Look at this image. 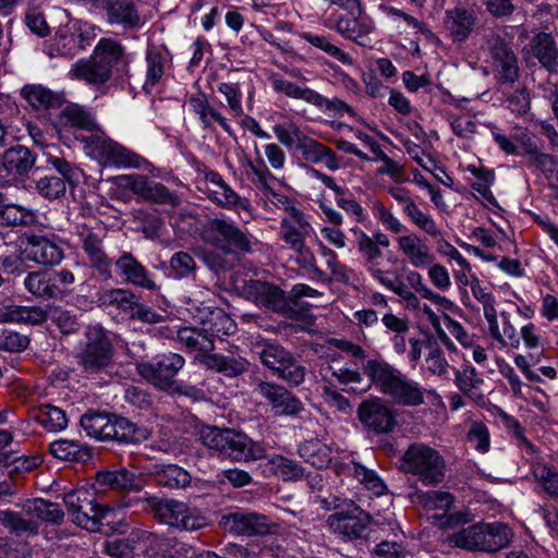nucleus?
<instances>
[{
  "label": "nucleus",
  "mask_w": 558,
  "mask_h": 558,
  "mask_svg": "<svg viewBox=\"0 0 558 558\" xmlns=\"http://www.w3.org/2000/svg\"><path fill=\"white\" fill-rule=\"evenodd\" d=\"M363 373L369 380V387L374 386L398 405L418 407L425 401V390L421 384L381 356L367 359L363 363Z\"/></svg>",
  "instance_id": "nucleus-1"
},
{
  "label": "nucleus",
  "mask_w": 558,
  "mask_h": 558,
  "mask_svg": "<svg viewBox=\"0 0 558 558\" xmlns=\"http://www.w3.org/2000/svg\"><path fill=\"white\" fill-rule=\"evenodd\" d=\"M199 439L208 449L234 461L247 462L266 457V449L262 444L230 428L204 426L199 430Z\"/></svg>",
  "instance_id": "nucleus-2"
},
{
  "label": "nucleus",
  "mask_w": 558,
  "mask_h": 558,
  "mask_svg": "<svg viewBox=\"0 0 558 558\" xmlns=\"http://www.w3.org/2000/svg\"><path fill=\"white\" fill-rule=\"evenodd\" d=\"M203 241L219 250L223 255L252 254L257 240L242 230L234 221L226 218L209 219L202 230Z\"/></svg>",
  "instance_id": "nucleus-3"
},
{
  "label": "nucleus",
  "mask_w": 558,
  "mask_h": 558,
  "mask_svg": "<svg viewBox=\"0 0 558 558\" xmlns=\"http://www.w3.org/2000/svg\"><path fill=\"white\" fill-rule=\"evenodd\" d=\"M314 234V228L302 210H294L291 216H284L280 220L279 238L286 247L293 252L298 265L316 275H322V270L315 265V255L306 244L307 239Z\"/></svg>",
  "instance_id": "nucleus-4"
},
{
  "label": "nucleus",
  "mask_w": 558,
  "mask_h": 558,
  "mask_svg": "<svg viewBox=\"0 0 558 558\" xmlns=\"http://www.w3.org/2000/svg\"><path fill=\"white\" fill-rule=\"evenodd\" d=\"M513 537L511 529L502 522L476 523L449 536L456 547L468 550L495 553L507 547Z\"/></svg>",
  "instance_id": "nucleus-5"
},
{
  "label": "nucleus",
  "mask_w": 558,
  "mask_h": 558,
  "mask_svg": "<svg viewBox=\"0 0 558 558\" xmlns=\"http://www.w3.org/2000/svg\"><path fill=\"white\" fill-rule=\"evenodd\" d=\"M407 472L417 476L424 485H437L445 477L446 464L440 453L425 445L412 444L402 457Z\"/></svg>",
  "instance_id": "nucleus-6"
},
{
  "label": "nucleus",
  "mask_w": 558,
  "mask_h": 558,
  "mask_svg": "<svg viewBox=\"0 0 558 558\" xmlns=\"http://www.w3.org/2000/svg\"><path fill=\"white\" fill-rule=\"evenodd\" d=\"M74 234L77 236L90 267L104 280L112 279V262L104 248V240L107 236L105 226L97 221L77 223Z\"/></svg>",
  "instance_id": "nucleus-7"
},
{
  "label": "nucleus",
  "mask_w": 558,
  "mask_h": 558,
  "mask_svg": "<svg viewBox=\"0 0 558 558\" xmlns=\"http://www.w3.org/2000/svg\"><path fill=\"white\" fill-rule=\"evenodd\" d=\"M185 360L182 355L167 352L155 356L151 361L137 364L138 374L161 391H171L177 381L175 376L183 368Z\"/></svg>",
  "instance_id": "nucleus-8"
},
{
  "label": "nucleus",
  "mask_w": 558,
  "mask_h": 558,
  "mask_svg": "<svg viewBox=\"0 0 558 558\" xmlns=\"http://www.w3.org/2000/svg\"><path fill=\"white\" fill-rule=\"evenodd\" d=\"M132 539H138V549L147 558H195L196 549L174 537L138 530Z\"/></svg>",
  "instance_id": "nucleus-9"
},
{
  "label": "nucleus",
  "mask_w": 558,
  "mask_h": 558,
  "mask_svg": "<svg viewBox=\"0 0 558 558\" xmlns=\"http://www.w3.org/2000/svg\"><path fill=\"white\" fill-rule=\"evenodd\" d=\"M154 510L163 523L181 531H197L208 525L207 518L201 511L177 500L157 501Z\"/></svg>",
  "instance_id": "nucleus-10"
},
{
  "label": "nucleus",
  "mask_w": 558,
  "mask_h": 558,
  "mask_svg": "<svg viewBox=\"0 0 558 558\" xmlns=\"http://www.w3.org/2000/svg\"><path fill=\"white\" fill-rule=\"evenodd\" d=\"M78 357L83 368L90 373L99 372L110 365L112 345L101 327L94 326L87 329L86 342Z\"/></svg>",
  "instance_id": "nucleus-11"
},
{
  "label": "nucleus",
  "mask_w": 558,
  "mask_h": 558,
  "mask_svg": "<svg viewBox=\"0 0 558 558\" xmlns=\"http://www.w3.org/2000/svg\"><path fill=\"white\" fill-rule=\"evenodd\" d=\"M88 148L90 154L104 165L141 168L146 162L136 153L102 135L92 136Z\"/></svg>",
  "instance_id": "nucleus-12"
},
{
  "label": "nucleus",
  "mask_w": 558,
  "mask_h": 558,
  "mask_svg": "<svg viewBox=\"0 0 558 558\" xmlns=\"http://www.w3.org/2000/svg\"><path fill=\"white\" fill-rule=\"evenodd\" d=\"M487 49L493 60L498 84H512L519 78L518 59L510 45L499 35L492 34Z\"/></svg>",
  "instance_id": "nucleus-13"
},
{
  "label": "nucleus",
  "mask_w": 558,
  "mask_h": 558,
  "mask_svg": "<svg viewBox=\"0 0 558 558\" xmlns=\"http://www.w3.org/2000/svg\"><path fill=\"white\" fill-rule=\"evenodd\" d=\"M356 413L361 424L375 434L391 433L397 425L393 410L378 397L364 400Z\"/></svg>",
  "instance_id": "nucleus-14"
},
{
  "label": "nucleus",
  "mask_w": 558,
  "mask_h": 558,
  "mask_svg": "<svg viewBox=\"0 0 558 558\" xmlns=\"http://www.w3.org/2000/svg\"><path fill=\"white\" fill-rule=\"evenodd\" d=\"M46 156L48 165L59 172L62 178L44 177L36 182V189L41 196L56 199L65 194L66 182L73 183L75 181L77 169L63 157L54 156L51 153H46Z\"/></svg>",
  "instance_id": "nucleus-15"
},
{
  "label": "nucleus",
  "mask_w": 558,
  "mask_h": 558,
  "mask_svg": "<svg viewBox=\"0 0 558 558\" xmlns=\"http://www.w3.org/2000/svg\"><path fill=\"white\" fill-rule=\"evenodd\" d=\"M63 502L71 521L85 530L94 531L93 517L100 505L97 504L95 494L85 488H77L64 494Z\"/></svg>",
  "instance_id": "nucleus-16"
},
{
  "label": "nucleus",
  "mask_w": 558,
  "mask_h": 558,
  "mask_svg": "<svg viewBox=\"0 0 558 558\" xmlns=\"http://www.w3.org/2000/svg\"><path fill=\"white\" fill-rule=\"evenodd\" d=\"M371 517L359 507L332 513L327 519L329 530L344 539L353 541L366 535Z\"/></svg>",
  "instance_id": "nucleus-17"
},
{
  "label": "nucleus",
  "mask_w": 558,
  "mask_h": 558,
  "mask_svg": "<svg viewBox=\"0 0 558 558\" xmlns=\"http://www.w3.org/2000/svg\"><path fill=\"white\" fill-rule=\"evenodd\" d=\"M125 186L144 201L177 207L181 199L175 192L170 191L165 184L149 180L145 175L129 174L123 177Z\"/></svg>",
  "instance_id": "nucleus-18"
},
{
  "label": "nucleus",
  "mask_w": 558,
  "mask_h": 558,
  "mask_svg": "<svg viewBox=\"0 0 558 558\" xmlns=\"http://www.w3.org/2000/svg\"><path fill=\"white\" fill-rule=\"evenodd\" d=\"M242 294L258 306L277 313L283 314L290 310L284 292L266 281L254 279L245 281L242 287Z\"/></svg>",
  "instance_id": "nucleus-19"
},
{
  "label": "nucleus",
  "mask_w": 558,
  "mask_h": 558,
  "mask_svg": "<svg viewBox=\"0 0 558 558\" xmlns=\"http://www.w3.org/2000/svg\"><path fill=\"white\" fill-rule=\"evenodd\" d=\"M255 391L267 401L275 415H296L304 410L299 398L276 383L260 380Z\"/></svg>",
  "instance_id": "nucleus-20"
},
{
  "label": "nucleus",
  "mask_w": 558,
  "mask_h": 558,
  "mask_svg": "<svg viewBox=\"0 0 558 558\" xmlns=\"http://www.w3.org/2000/svg\"><path fill=\"white\" fill-rule=\"evenodd\" d=\"M114 268L126 284L148 291L159 289L150 271L131 252H122L114 260Z\"/></svg>",
  "instance_id": "nucleus-21"
},
{
  "label": "nucleus",
  "mask_w": 558,
  "mask_h": 558,
  "mask_svg": "<svg viewBox=\"0 0 558 558\" xmlns=\"http://www.w3.org/2000/svg\"><path fill=\"white\" fill-rule=\"evenodd\" d=\"M389 195L403 206L404 216L420 230L430 238H437L441 234L440 228L428 214L423 213L409 190L401 186H392L388 190Z\"/></svg>",
  "instance_id": "nucleus-22"
},
{
  "label": "nucleus",
  "mask_w": 558,
  "mask_h": 558,
  "mask_svg": "<svg viewBox=\"0 0 558 558\" xmlns=\"http://www.w3.org/2000/svg\"><path fill=\"white\" fill-rule=\"evenodd\" d=\"M220 525L230 533L247 536L266 534L270 526L266 515L245 510L223 514Z\"/></svg>",
  "instance_id": "nucleus-23"
},
{
  "label": "nucleus",
  "mask_w": 558,
  "mask_h": 558,
  "mask_svg": "<svg viewBox=\"0 0 558 558\" xmlns=\"http://www.w3.org/2000/svg\"><path fill=\"white\" fill-rule=\"evenodd\" d=\"M333 27L340 36L359 45H365V39L375 28L373 20L362 12L361 5L348 14L337 15Z\"/></svg>",
  "instance_id": "nucleus-24"
},
{
  "label": "nucleus",
  "mask_w": 558,
  "mask_h": 558,
  "mask_svg": "<svg viewBox=\"0 0 558 558\" xmlns=\"http://www.w3.org/2000/svg\"><path fill=\"white\" fill-rule=\"evenodd\" d=\"M101 8L109 25H119L123 29L141 26V16L132 0H102Z\"/></svg>",
  "instance_id": "nucleus-25"
},
{
  "label": "nucleus",
  "mask_w": 558,
  "mask_h": 558,
  "mask_svg": "<svg viewBox=\"0 0 558 558\" xmlns=\"http://www.w3.org/2000/svg\"><path fill=\"white\" fill-rule=\"evenodd\" d=\"M36 157L25 146L16 145L8 150L2 156L0 165V173L5 172V177L10 180H15L20 177L27 174L35 166Z\"/></svg>",
  "instance_id": "nucleus-26"
},
{
  "label": "nucleus",
  "mask_w": 558,
  "mask_h": 558,
  "mask_svg": "<svg viewBox=\"0 0 558 558\" xmlns=\"http://www.w3.org/2000/svg\"><path fill=\"white\" fill-rule=\"evenodd\" d=\"M198 362L206 369L222 374L226 377H238L248 371L250 363L242 356L221 353L199 354Z\"/></svg>",
  "instance_id": "nucleus-27"
},
{
  "label": "nucleus",
  "mask_w": 558,
  "mask_h": 558,
  "mask_svg": "<svg viewBox=\"0 0 558 558\" xmlns=\"http://www.w3.org/2000/svg\"><path fill=\"white\" fill-rule=\"evenodd\" d=\"M397 245L407 260L415 268H427L435 260L429 247L416 233L398 236Z\"/></svg>",
  "instance_id": "nucleus-28"
},
{
  "label": "nucleus",
  "mask_w": 558,
  "mask_h": 558,
  "mask_svg": "<svg viewBox=\"0 0 558 558\" xmlns=\"http://www.w3.org/2000/svg\"><path fill=\"white\" fill-rule=\"evenodd\" d=\"M27 257L37 264L56 265L63 258L62 248L51 239L33 234L27 238Z\"/></svg>",
  "instance_id": "nucleus-29"
},
{
  "label": "nucleus",
  "mask_w": 558,
  "mask_h": 558,
  "mask_svg": "<svg viewBox=\"0 0 558 558\" xmlns=\"http://www.w3.org/2000/svg\"><path fill=\"white\" fill-rule=\"evenodd\" d=\"M69 77L83 81L92 86H102L110 81L112 74L106 65L100 64L90 56L73 63L69 71Z\"/></svg>",
  "instance_id": "nucleus-30"
},
{
  "label": "nucleus",
  "mask_w": 558,
  "mask_h": 558,
  "mask_svg": "<svg viewBox=\"0 0 558 558\" xmlns=\"http://www.w3.org/2000/svg\"><path fill=\"white\" fill-rule=\"evenodd\" d=\"M476 16L473 10L456 7L446 11L445 26L454 41H464L473 31Z\"/></svg>",
  "instance_id": "nucleus-31"
},
{
  "label": "nucleus",
  "mask_w": 558,
  "mask_h": 558,
  "mask_svg": "<svg viewBox=\"0 0 558 558\" xmlns=\"http://www.w3.org/2000/svg\"><path fill=\"white\" fill-rule=\"evenodd\" d=\"M138 296L129 289H109L99 295L100 304L110 313L121 314L131 319Z\"/></svg>",
  "instance_id": "nucleus-32"
},
{
  "label": "nucleus",
  "mask_w": 558,
  "mask_h": 558,
  "mask_svg": "<svg viewBox=\"0 0 558 558\" xmlns=\"http://www.w3.org/2000/svg\"><path fill=\"white\" fill-rule=\"evenodd\" d=\"M149 474L158 486L170 489L185 488L192 481L190 473L177 464H153Z\"/></svg>",
  "instance_id": "nucleus-33"
},
{
  "label": "nucleus",
  "mask_w": 558,
  "mask_h": 558,
  "mask_svg": "<svg viewBox=\"0 0 558 558\" xmlns=\"http://www.w3.org/2000/svg\"><path fill=\"white\" fill-rule=\"evenodd\" d=\"M296 148L307 162H324L332 171L338 170L340 167L339 159L332 149L313 138L303 136L300 143H298Z\"/></svg>",
  "instance_id": "nucleus-34"
},
{
  "label": "nucleus",
  "mask_w": 558,
  "mask_h": 558,
  "mask_svg": "<svg viewBox=\"0 0 558 558\" xmlns=\"http://www.w3.org/2000/svg\"><path fill=\"white\" fill-rule=\"evenodd\" d=\"M169 61L170 53L166 47H148L146 52V80L143 85L146 92H150V89L160 82Z\"/></svg>",
  "instance_id": "nucleus-35"
},
{
  "label": "nucleus",
  "mask_w": 558,
  "mask_h": 558,
  "mask_svg": "<svg viewBox=\"0 0 558 558\" xmlns=\"http://www.w3.org/2000/svg\"><path fill=\"white\" fill-rule=\"evenodd\" d=\"M531 51L549 72H558V47L550 34L538 33L531 41Z\"/></svg>",
  "instance_id": "nucleus-36"
},
{
  "label": "nucleus",
  "mask_w": 558,
  "mask_h": 558,
  "mask_svg": "<svg viewBox=\"0 0 558 558\" xmlns=\"http://www.w3.org/2000/svg\"><path fill=\"white\" fill-rule=\"evenodd\" d=\"M259 468L266 477L278 476L283 481H298L304 474L303 468L296 461L281 454L270 457Z\"/></svg>",
  "instance_id": "nucleus-37"
},
{
  "label": "nucleus",
  "mask_w": 558,
  "mask_h": 558,
  "mask_svg": "<svg viewBox=\"0 0 558 558\" xmlns=\"http://www.w3.org/2000/svg\"><path fill=\"white\" fill-rule=\"evenodd\" d=\"M92 57L100 64L106 65L111 74L116 66L126 63L125 48L118 40L108 37H104L97 43Z\"/></svg>",
  "instance_id": "nucleus-38"
},
{
  "label": "nucleus",
  "mask_w": 558,
  "mask_h": 558,
  "mask_svg": "<svg viewBox=\"0 0 558 558\" xmlns=\"http://www.w3.org/2000/svg\"><path fill=\"white\" fill-rule=\"evenodd\" d=\"M50 453L63 461L85 462L93 456L90 447L78 440L60 438L49 446Z\"/></svg>",
  "instance_id": "nucleus-39"
},
{
  "label": "nucleus",
  "mask_w": 558,
  "mask_h": 558,
  "mask_svg": "<svg viewBox=\"0 0 558 558\" xmlns=\"http://www.w3.org/2000/svg\"><path fill=\"white\" fill-rule=\"evenodd\" d=\"M298 453L306 463L317 469L327 468L332 460V448L316 438L301 442Z\"/></svg>",
  "instance_id": "nucleus-40"
},
{
  "label": "nucleus",
  "mask_w": 558,
  "mask_h": 558,
  "mask_svg": "<svg viewBox=\"0 0 558 558\" xmlns=\"http://www.w3.org/2000/svg\"><path fill=\"white\" fill-rule=\"evenodd\" d=\"M0 319L8 323L39 325L47 319V311L40 306L7 305L0 308Z\"/></svg>",
  "instance_id": "nucleus-41"
},
{
  "label": "nucleus",
  "mask_w": 558,
  "mask_h": 558,
  "mask_svg": "<svg viewBox=\"0 0 558 558\" xmlns=\"http://www.w3.org/2000/svg\"><path fill=\"white\" fill-rule=\"evenodd\" d=\"M25 515L33 519H38L52 524H61L64 513L58 504L51 502L43 498L27 500L23 506Z\"/></svg>",
  "instance_id": "nucleus-42"
},
{
  "label": "nucleus",
  "mask_w": 558,
  "mask_h": 558,
  "mask_svg": "<svg viewBox=\"0 0 558 558\" xmlns=\"http://www.w3.org/2000/svg\"><path fill=\"white\" fill-rule=\"evenodd\" d=\"M33 418L49 433H58L66 428L65 412L50 403H41L32 410Z\"/></svg>",
  "instance_id": "nucleus-43"
},
{
  "label": "nucleus",
  "mask_w": 558,
  "mask_h": 558,
  "mask_svg": "<svg viewBox=\"0 0 558 558\" xmlns=\"http://www.w3.org/2000/svg\"><path fill=\"white\" fill-rule=\"evenodd\" d=\"M21 96L37 110L60 107L63 102L60 94L36 84L25 85L21 89Z\"/></svg>",
  "instance_id": "nucleus-44"
},
{
  "label": "nucleus",
  "mask_w": 558,
  "mask_h": 558,
  "mask_svg": "<svg viewBox=\"0 0 558 558\" xmlns=\"http://www.w3.org/2000/svg\"><path fill=\"white\" fill-rule=\"evenodd\" d=\"M100 486L112 490H140L141 485L136 475L125 468L113 471H100L96 475Z\"/></svg>",
  "instance_id": "nucleus-45"
},
{
  "label": "nucleus",
  "mask_w": 558,
  "mask_h": 558,
  "mask_svg": "<svg viewBox=\"0 0 558 558\" xmlns=\"http://www.w3.org/2000/svg\"><path fill=\"white\" fill-rule=\"evenodd\" d=\"M114 416L89 411L82 415L80 423L89 437L98 440H110Z\"/></svg>",
  "instance_id": "nucleus-46"
},
{
  "label": "nucleus",
  "mask_w": 558,
  "mask_h": 558,
  "mask_svg": "<svg viewBox=\"0 0 558 558\" xmlns=\"http://www.w3.org/2000/svg\"><path fill=\"white\" fill-rule=\"evenodd\" d=\"M110 440L119 442L137 444L149 438L150 433L146 427L129 421L125 417L114 416Z\"/></svg>",
  "instance_id": "nucleus-47"
},
{
  "label": "nucleus",
  "mask_w": 558,
  "mask_h": 558,
  "mask_svg": "<svg viewBox=\"0 0 558 558\" xmlns=\"http://www.w3.org/2000/svg\"><path fill=\"white\" fill-rule=\"evenodd\" d=\"M190 105L193 111L198 116L204 129H211L213 123L217 122L223 131L231 133V125L227 119L214 107H211L205 95L190 98Z\"/></svg>",
  "instance_id": "nucleus-48"
},
{
  "label": "nucleus",
  "mask_w": 558,
  "mask_h": 558,
  "mask_svg": "<svg viewBox=\"0 0 558 558\" xmlns=\"http://www.w3.org/2000/svg\"><path fill=\"white\" fill-rule=\"evenodd\" d=\"M483 384V378L473 366H465L462 371H456V385L459 390L477 403L484 402Z\"/></svg>",
  "instance_id": "nucleus-49"
},
{
  "label": "nucleus",
  "mask_w": 558,
  "mask_h": 558,
  "mask_svg": "<svg viewBox=\"0 0 558 558\" xmlns=\"http://www.w3.org/2000/svg\"><path fill=\"white\" fill-rule=\"evenodd\" d=\"M502 331L499 329L497 313L494 314V323L492 320H487L488 331L490 337L501 347V348H513L518 349L521 344V338L517 332L515 327L510 322L509 314L502 312Z\"/></svg>",
  "instance_id": "nucleus-50"
},
{
  "label": "nucleus",
  "mask_w": 558,
  "mask_h": 558,
  "mask_svg": "<svg viewBox=\"0 0 558 558\" xmlns=\"http://www.w3.org/2000/svg\"><path fill=\"white\" fill-rule=\"evenodd\" d=\"M208 198L218 206L229 210L238 208L247 213L252 210L250 201L241 197L227 182L217 189L208 190Z\"/></svg>",
  "instance_id": "nucleus-51"
},
{
  "label": "nucleus",
  "mask_w": 558,
  "mask_h": 558,
  "mask_svg": "<svg viewBox=\"0 0 558 558\" xmlns=\"http://www.w3.org/2000/svg\"><path fill=\"white\" fill-rule=\"evenodd\" d=\"M93 518V521H95L93 532L116 533L123 532L126 527L124 513L106 506L100 505Z\"/></svg>",
  "instance_id": "nucleus-52"
},
{
  "label": "nucleus",
  "mask_w": 558,
  "mask_h": 558,
  "mask_svg": "<svg viewBox=\"0 0 558 558\" xmlns=\"http://www.w3.org/2000/svg\"><path fill=\"white\" fill-rule=\"evenodd\" d=\"M24 286L36 298H58V290L53 287L49 270L29 272L24 279Z\"/></svg>",
  "instance_id": "nucleus-53"
},
{
  "label": "nucleus",
  "mask_w": 558,
  "mask_h": 558,
  "mask_svg": "<svg viewBox=\"0 0 558 558\" xmlns=\"http://www.w3.org/2000/svg\"><path fill=\"white\" fill-rule=\"evenodd\" d=\"M0 524L16 536L38 533V524L32 518L26 519L22 513L10 510L0 511Z\"/></svg>",
  "instance_id": "nucleus-54"
},
{
  "label": "nucleus",
  "mask_w": 558,
  "mask_h": 558,
  "mask_svg": "<svg viewBox=\"0 0 558 558\" xmlns=\"http://www.w3.org/2000/svg\"><path fill=\"white\" fill-rule=\"evenodd\" d=\"M300 37L311 44L313 47L324 51L329 57L335 58L339 62L345 65H352L353 59L351 56L333 45L328 37L324 35H316L313 33H302Z\"/></svg>",
  "instance_id": "nucleus-55"
},
{
  "label": "nucleus",
  "mask_w": 558,
  "mask_h": 558,
  "mask_svg": "<svg viewBox=\"0 0 558 558\" xmlns=\"http://www.w3.org/2000/svg\"><path fill=\"white\" fill-rule=\"evenodd\" d=\"M60 121L64 126L90 131L95 126L92 116L75 104L65 106L60 112Z\"/></svg>",
  "instance_id": "nucleus-56"
},
{
  "label": "nucleus",
  "mask_w": 558,
  "mask_h": 558,
  "mask_svg": "<svg viewBox=\"0 0 558 558\" xmlns=\"http://www.w3.org/2000/svg\"><path fill=\"white\" fill-rule=\"evenodd\" d=\"M318 372L324 380L335 378L340 385L360 384L364 375L363 371L335 367L330 362L322 363Z\"/></svg>",
  "instance_id": "nucleus-57"
},
{
  "label": "nucleus",
  "mask_w": 558,
  "mask_h": 558,
  "mask_svg": "<svg viewBox=\"0 0 558 558\" xmlns=\"http://www.w3.org/2000/svg\"><path fill=\"white\" fill-rule=\"evenodd\" d=\"M290 354V351L277 343H265L258 352L262 364L269 368L274 375L280 371Z\"/></svg>",
  "instance_id": "nucleus-58"
},
{
  "label": "nucleus",
  "mask_w": 558,
  "mask_h": 558,
  "mask_svg": "<svg viewBox=\"0 0 558 558\" xmlns=\"http://www.w3.org/2000/svg\"><path fill=\"white\" fill-rule=\"evenodd\" d=\"M271 86L275 92L282 93L287 97L293 99H301L312 105L315 90L306 86H300L293 82L284 80L282 77L274 76L271 78Z\"/></svg>",
  "instance_id": "nucleus-59"
},
{
  "label": "nucleus",
  "mask_w": 558,
  "mask_h": 558,
  "mask_svg": "<svg viewBox=\"0 0 558 558\" xmlns=\"http://www.w3.org/2000/svg\"><path fill=\"white\" fill-rule=\"evenodd\" d=\"M34 221V214L14 204L0 205V225L7 227L25 226Z\"/></svg>",
  "instance_id": "nucleus-60"
},
{
  "label": "nucleus",
  "mask_w": 558,
  "mask_h": 558,
  "mask_svg": "<svg viewBox=\"0 0 558 558\" xmlns=\"http://www.w3.org/2000/svg\"><path fill=\"white\" fill-rule=\"evenodd\" d=\"M209 333L221 338L222 336L233 335L236 331V324L233 319L221 308H215L209 312Z\"/></svg>",
  "instance_id": "nucleus-61"
},
{
  "label": "nucleus",
  "mask_w": 558,
  "mask_h": 558,
  "mask_svg": "<svg viewBox=\"0 0 558 558\" xmlns=\"http://www.w3.org/2000/svg\"><path fill=\"white\" fill-rule=\"evenodd\" d=\"M276 376L290 386L298 387L305 380L306 368L291 353Z\"/></svg>",
  "instance_id": "nucleus-62"
},
{
  "label": "nucleus",
  "mask_w": 558,
  "mask_h": 558,
  "mask_svg": "<svg viewBox=\"0 0 558 558\" xmlns=\"http://www.w3.org/2000/svg\"><path fill=\"white\" fill-rule=\"evenodd\" d=\"M470 288L473 296L483 305V314L486 320L494 323V314H496L497 311L495 308V296L492 291L483 287L478 278L471 280Z\"/></svg>",
  "instance_id": "nucleus-63"
},
{
  "label": "nucleus",
  "mask_w": 558,
  "mask_h": 558,
  "mask_svg": "<svg viewBox=\"0 0 558 558\" xmlns=\"http://www.w3.org/2000/svg\"><path fill=\"white\" fill-rule=\"evenodd\" d=\"M350 471L361 484H363L367 489L374 492L376 495L383 494L386 489L384 482L374 471L368 470L359 463H352Z\"/></svg>",
  "instance_id": "nucleus-64"
}]
</instances>
